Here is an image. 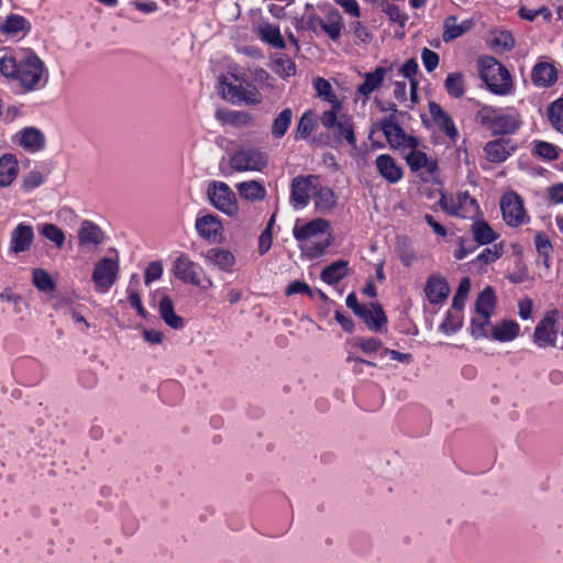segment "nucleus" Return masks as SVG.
Listing matches in <instances>:
<instances>
[{
	"mask_svg": "<svg viewBox=\"0 0 563 563\" xmlns=\"http://www.w3.org/2000/svg\"><path fill=\"white\" fill-rule=\"evenodd\" d=\"M0 73L8 78H15L19 74V63L13 56L7 55L0 58Z\"/></svg>",
	"mask_w": 563,
	"mask_h": 563,
	"instance_id": "obj_52",
	"label": "nucleus"
},
{
	"mask_svg": "<svg viewBox=\"0 0 563 563\" xmlns=\"http://www.w3.org/2000/svg\"><path fill=\"white\" fill-rule=\"evenodd\" d=\"M343 29V18L338 10L328 12L321 30L332 40L338 41Z\"/></svg>",
	"mask_w": 563,
	"mask_h": 563,
	"instance_id": "obj_33",
	"label": "nucleus"
},
{
	"mask_svg": "<svg viewBox=\"0 0 563 563\" xmlns=\"http://www.w3.org/2000/svg\"><path fill=\"white\" fill-rule=\"evenodd\" d=\"M16 137L18 144L29 152H38L45 145V135L33 126L22 129Z\"/></svg>",
	"mask_w": 563,
	"mask_h": 563,
	"instance_id": "obj_19",
	"label": "nucleus"
},
{
	"mask_svg": "<svg viewBox=\"0 0 563 563\" xmlns=\"http://www.w3.org/2000/svg\"><path fill=\"white\" fill-rule=\"evenodd\" d=\"M216 117L218 120L223 122H247L250 120V117L246 113L236 112V111H229V110H218L216 112Z\"/></svg>",
	"mask_w": 563,
	"mask_h": 563,
	"instance_id": "obj_54",
	"label": "nucleus"
},
{
	"mask_svg": "<svg viewBox=\"0 0 563 563\" xmlns=\"http://www.w3.org/2000/svg\"><path fill=\"white\" fill-rule=\"evenodd\" d=\"M355 346L360 347L364 353L371 354L380 349L382 342L378 339H356Z\"/></svg>",
	"mask_w": 563,
	"mask_h": 563,
	"instance_id": "obj_64",
	"label": "nucleus"
},
{
	"mask_svg": "<svg viewBox=\"0 0 563 563\" xmlns=\"http://www.w3.org/2000/svg\"><path fill=\"white\" fill-rule=\"evenodd\" d=\"M383 11L389 16L393 22L404 26L407 21V15L394 3H383Z\"/></svg>",
	"mask_w": 563,
	"mask_h": 563,
	"instance_id": "obj_55",
	"label": "nucleus"
},
{
	"mask_svg": "<svg viewBox=\"0 0 563 563\" xmlns=\"http://www.w3.org/2000/svg\"><path fill=\"white\" fill-rule=\"evenodd\" d=\"M493 44L504 51H510L515 46V38L510 32L501 31L494 37Z\"/></svg>",
	"mask_w": 563,
	"mask_h": 563,
	"instance_id": "obj_59",
	"label": "nucleus"
},
{
	"mask_svg": "<svg viewBox=\"0 0 563 563\" xmlns=\"http://www.w3.org/2000/svg\"><path fill=\"white\" fill-rule=\"evenodd\" d=\"M548 115L552 126L558 132L563 133V98L551 103Z\"/></svg>",
	"mask_w": 563,
	"mask_h": 563,
	"instance_id": "obj_46",
	"label": "nucleus"
},
{
	"mask_svg": "<svg viewBox=\"0 0 563 563\" xmlns=\"http://www.w3.org/2000/svg\"><path fill=\"white\" fill-rule=\"evenodd\" d=\"M236 189L239 195L247 201H261L266 197L265 187L256 180L242 181L236 185Z\"/></svg>",
	"mask_w": 563,
	"mask_h": 563,
	"instance_id": "obj_32",
	"label": "nucleus"
},
{
	"mask_svg": "<svg viewBox=\"0 0 563 563\" xmlns=\"http://www.w3.org/2000/svg\"><path fill=\"white\" fill-rule=\"evenodd\" d=\"M30 29V22L22 15L9 14L4 20L0 19V31L8 36L24 35Z\"/></svg>",
	"mask_w": 563,
	"mask_h": 563,
	"instance_id": "obj_23",
	"label": "nucleus"
},
{
	"mask_svg": "<svg viewBox=\"0 0 563 563\" xmlns=\"http://www.w3.org/2000/svg\"><path fill=\"white\" fill-rule=\"evenodd\" d=\"M399 258L405 266H410L416 260V252L407 244V239H399L397 244Z\"/></svg>",
	"mask_w": 563,
	"mask_h": 563,
	"instance_id": "obj_53",
	"label": "nucleus"
},
{
	"mask_svg": "<svg viewBox=\"0 0 563 563\" xmlns=\"http://www.w3.org/2000/svg\"><path fill=\"white\" fill-rule=\"evenodd\" d=\"M439 206L446 213L463 219H474L479 213V206L476 199L471 197L467 191H461L450 197L442 194Z\"/></svg>",
	"mask_w": 563,
	"mask_h": 563,
	"instance_id": "obj_5",
	"label": "nucleus"
},
{
	"mask_svg": "<svg viewBox=\"0 0 563 563\" xmlns=\"http://www.w3.org/2000/svg\"><path fill=\"white\" fill-rule=\"evenodd\" d=\"M330 227L329 221L318 218L305 224H299V221L292 229L294 238L300 243L302 253L311 258L322 255L328 246L331 244V238L328 236L324 241H317L312 245H307V242L328 232Z\"/></svg>",
	"mask_w": 563,
	"mask_h": 563,
	"instance_id": "obj_1",
	"label": "nucleus"
},
{
	"mask_svg": "<svg viewBox=\"0 0 563 563\" xmlns=\"http://www.w3.org/2000/svg\"><path fill=\"white\" fill-rule=\"evenodd\" d=\"M347 267L349 263L346 261H335L322 269L320 278L329 285L336 284L347 275Z\"/></svg>",
	"mask_w": 563,
	"mask_h": 563,
	"instance_id": "obj_31",
	"label": "nucleus"
},
{
	"mask_svg": "<svg viewBox=\"0 0 563 563\" xmlns=\"http://www.w3.org/2000/svg\"><path fill=\"white\" fill-rule=\"evenodd\" d=\"M504 253L503 244H495L493 247L485 249L477 260L484 264H489L498 260Z\"/></svg>",
	"mask_w": 563,
	"mask_h": 563,
	"instance_id": "obj_56",
	"label": "nucleus"
},
{
	"mask_svg": "<svg viewBox=\"0 0 563 563\" xmlns=\"http://www.w3.org/2000/svg\"><path fill=\"white\" fill-rule=\"evenodd\" d=\"M471 26L472 21L465 20L459 23V20L455 15H450L443 22L442 40L445 43L451 42L466 33Z\"/></svg>",
	"mask_w": 563,
	"mask_h": 563,
	"instance_id": "obj_29",
	"label": "nucleus"
},
{
	"mask_svg": "<svg viewBox=\"0 0 563 563\" xmlns=\"http://www.w3.org/2000/svg\"><path fill=\"white\" fill-rule=\"evenodd\" d=\"M531 79L537 86L549 87L558 79L556 68L549 63H538L532 69Z\"/></svg>",
	"mask_w": 563,
	"mask_h": 563,
	"instance_id": "obj_25",
	"label": "nucleus"
},
{
	"mask_svg": "<svg viewBox=\"0 0 563 563\" xmlns=\"http://www.w3.org/2000/svg\"><path fill=\"white\" fill-rule=\"evenodd\" d=\"M354 313L363 319L366 325L374 331L380 330L387 323V317L378 303L361 305Z\"/></svg>",
	"mask_w": 563,
	"mask_h": 563,
	"instance_id": "obj_16",
	"label": "nucleus"
},
{
	"mask_svg": "<svg viewBox=\"0 0 563 563\" xmlns=\"http://www.w3.org/2000/svg\"><path fill=\"white\" fill-rule=\"evenodd\" d=\"M45 74V66L41 58L32 51L23 53L19 62V74L16 79L27 91L38 89Z\"/></svg>",
	"mask_w": 563,
	"mask_h": 563,
	"instance_id": "obj_3",
	"label": "nucleus"
},
{
	"mask_svg": "<svg viewBox=\"0 0 563 563\" xmlns=\"http://www.w3.org/2000/svg\"><path fill=\"white\" fill-rule=\"evenodd\" d=\"M0 299L12 303L14 312L20 313L22 311V303H24L21 295L14 294L12 289L4 288L0 294Z\"/></svg>",
	"mask_w": 563,
	"mask_h": 563,
	"instance_id": "obj_57",
	"label": "nucleus"
},
{
	"mask_svg": "<svg viewBox=\"0 0 563 563\" xmlns=\"http://www.w3.org/2000/svg\"><path fill=\"white\" fill-rule=\"evenodd\" d=\"M210 203L220 212L233 217L239 212V205L234 191L222 181H211L207 188Z\"/></svg>",
	"mask_w": 563,
	"mask_h": 563,
	"instance_id": "obj_6",
	"label": "nucleus"
},
{
	"mask_svg": "<svg viewBox=\"0 0 563 563\" xmlns=\"http://www.w3.org/2000/svg\"><path fill=\"white\" fill-rule=\"evenodd\" d=\"M195 228L200 238L217 243L222 240L223 225L214 214H205L196 219Z\"/></svg>",
	"mask_w": 563,
	"mask_h": 563,
	"instance_id": "obj_12",
	"label": "nucleus"
},
{
	"mask_svg": "<svg viewBox=\"0 0 563 563\" xmlns=\"http://www.w3.org/2000/svg\"><path fill=\"white\" fill-rule=\"evenodd\" d=\"M519 325L515 321L504 320L492 328L493 338L500 342L511 341L517 338Z\"/></svg>",
	"mask_w": 563,
	"mask_h": 563,
	"instance_id": "obj_35",
	"label": "nucleus"
},
{
	"mask_svg": "<svg viewBox=\"0 0 563 563\" xmlns=\"http://www.w3.org/2000/svg\"><path fill=\"white\" fill-rule=\"evenodd\" d=\"M421 59L427 71H433L439 65L438 53L424 47L421 52Z\"/></svg>",
	"mask_w": 563,
	"mask_h": 563,
	"instance_id": "obj_61",
	"label": "nucleus"
},
{
	"mask_svg": "<svg viewBox=\"0 0 563 563\" xmlns=\"http://www.w3.org/2000/svg\"><path fill=\"white\" fill-rule=\"evenodd\" d=\"M424 294L431 303L438 305L448 298L450 287L442 276L433 274L427 280Z\"/></svg>",
	"mask_w": 563,
	"mask_h": 563,
	"instance_id": "obj_17",
	"label": "nucleus"
},
{
	"mask_svg": "<svg viewBox=\"0 0 563 563\" xmlns=\"http://www.w3.org/2000/svg\"><path fill=\"white\" fill-rule=\"evenodd\" d=\"M382 131L393 146H399L405 140L402 129L393 121L386 120L382 123Z\"/></svg>",
	"mask_w": 563,
	"mask_h": 563,
	"instance_id": "obj_41",
	"label": "nucleus"
},
{
	"mask_svg": "<svg viewBox=\"0 0 563 563\" xmlns=\"http://www.w3.org/2000/svg\"><path fill=\"white\" fill-rule=\"evenodd\" d=\"M34 240V231L32 225L19 223L10 236V250L18 254L30 250Z\"/></svg>",
	"mask_w": 563,
	"mask_h": 563,
	"instance_id": "obj_15",
	"label": "nucleus"
},
{
	"mask_svg": "<svg viewBox=\"0 0 563 563\" xmlns=\"http://www.w3.org/2000/svg\"><path fill=\"white\" fill-rule=\"evenodd\" d=\"M313 87L317 95L332 104L331 109H341L338 97L333 93L331 84L321 77L314 79Z\"/></svg>",
	"mask_w": 563,
	"mask_h": 563,
	"instance_id": "obj_38",
	"label": "nucleus"
},
{
	"mask_svg": "<svg viewBox=\"0 0 563 563\" xmlns=\"http://www.w3.org/2000/svg\"><path fill=\"white\" fill-rule=\"evenodd\" d=\"M119 271L120 265L118 260L103 257L98 261L91 276L96 288L101 292L108 291L115 283Z\"/></svg>",
	"mask_w": 563,
	"mask_h": 563,
	"instance_id": "obj_8",
	"label": "nucleus"
},
{
	"mask_svg": "<svg viewBox=\"0 0 563 563\" xmlns=\"http://www.w3.org/2000/svg\"><path fill=\"white\" fill-rule=\"evenodd\" d=\"M44 183V176L38 170H32L24 176L22 187L25 190H32L40 187Z\"/></svg>",
	"mask_w": 563,
	"mask_h": 563,
	"instance_id": "obj_58",
	"label": "nucleus"
},
{
	"mask_svg": "<svg viewBox=\"0 0 563 563\" xmlns=\"http://www.w3.org/2000/svg\"><path fill=\"white\" fill-rule=\"evenodd\" d=\"M559 311L553 309L549 311L544 318L537 324L533 333V342L539 347L555 346L558 336V321Z\"/></svg>",
	"mask_w": 563,
	"mask_h": 563,
	"instance_id": "obj_9",
	"label": "nucleus"
},
{
	"mask_svg": "<svg viewBox=\"0 0 563 563\" xmlns=\"http://www.w3.org/2000/svg\"><path fill=\"white\" fill-rule=\"evenodd\" d=\"M197 264L187 255H179L174 262V275L184 283L199 286L201 280L197 272Z\"/></svg>",
	"mask_w": 563,
	"mask_h": 563,
	"instance_id": "obj_14",
	"label": "nucleus"
},
{
	"mask_svg": "<svg viewBox=\"0 0 563 563\" xmlns=\"http://www.w3.org/2000/svg\"><path fill=\"white\" fill-rule=\"evenodd\" d=\"M260 37L276 48H285L286 44L280 35L279 27L266 24L260 29Z\"/></svg>",
	"mask_w": 563,
	"mask_h": 563,
	"instance_id": "obj_40",
	"label": "nucleus"
},
{
	"mask_svg": "<svg viewBox=\"0 0 563 563\" xmlns=\"http://www.w3.org/2000/svg\"><path fill=\"white\" fill-rule=\"evenodd\" d=\"M274 65L276 74L283 78L291 77L296 74L295 63L285 55L277 57L274 60Z\"/></svg>",
	"mask_w": 563,
	"mask_h": 563,
	"instance_id": "obj_49",
	"label": "nucleus"
},
{
	"mask_svg": "<svg viewBox=\"0 0 563 563\" xmlns=\"http://www.w3.org/2000/svg\"><path fill=\"white\" fill-rule=\"evenodd\" d=\"M221 92L224 99L236 102L243 101L247 104H258L262 102V96L255 87H243L242 85H232L220 81Z\"/></svg>",
	"mask_w": 563,
	"mask_h": 563,
	"instance_id": "obj_11",
	"label": "nucleus"
},
{
	"mask_svg": "<svg viewBox=\"0 0 563 563\" xmlns=\"http://www.w3.org/2000/svg\"><path fill=\"white\" fill-rule=\"evenodd\" d=\"M500 209L503 218L510 227H518L523 222L526 212L520 197L515 192H508L501 197Z\"/></svg>",
	"mask_w": 563,
	"mask_h": 563,
	"instance_id": "obj_10",
	"label": "nucleus"
},
{
	"mask_svg": "<svg viewBox=\"0 0 563 563\" xmlns=\"http://www.w3.org/2000/svg\"><path fill=\"white\" fill-rule=\"evenodd\" d=\"M32 282L38 290L44 292L54 291L56 288V284L52 279L51 275L43 268L33 269Z\"/></svg>",
	"mask_w": 563,
	"mask_h": 563,
	"instance_id": "obj_43",
	"label": "nucleus"
},
{
	"mask_svg": "<svg viewBox=\"0 0 563 563\" xmlns=\"http://www.w3.org/2000/svg\"><path fill=\"white\" fill-rule=\"evenodd\" d=\"M268 163V157L255 147H244L230 156V167L236 172H258Z\"/></svg>",
	"mask_w": 563,
	"mask_h": 563,
	"instance_id": "obj_7",
	"label": "nucleus"
},
{
	"mask_svg": "<svg viewBox=\"0 0 563 563\" xmlns=\"http://www.w3.org/2000/svg\"><path fill=\"white\" fill-rule=\"evenodd\" d=\"M444 87L451 97L462 98L465 93L463 75L461 73L449 74L444 80Z\"/></svg>",
	"mask_w": 563,
	"mask_h": 563,
	"instance_id": "obj_42",
	"label": "nucleus"
},
{
	"mask_svg": "<svg viewBox=\"0 0 563 563\" xmlns=\"http://www.w3.org/2000/svg\"><path fill=\"white\" fill-rule=\"evenodd\" d=\"M163 274V265L161 262L155 261L147 265L144 275L145 285H150L152 282L159 279Z\"/></svg>",
	"mask_w": 563,
	"mask_h": 563,
	"instance_id": "obj_62",
	"label": "nucleus"
},
{
	"mask_svg": "<svg viewBox=\"0 0 563 563\" xmlns=\"http://www.w3.org/2000/svg\"><path fill=\"white\" fill-rule=\"evenodd\" d=\"M314 128H316V121H314L313 112L306 111L301 115V118L298 122L295 137L297 140H299V139L305 140L312 133Z\"/></svg>",
	"mask_w": 563,
	"mask_h": 563,
	"instance_id": "obj_44",
	"label": "nucleus"
},
{
	"mask_svg": "<svg viewBox=\"0 0 563 563\" xmlns=\"http://www.w3.org/2000/svg\"><path fill=\"white\" fill-rule=\"evenodd\" d=\"M481 78L488 89L499 96L508 95L512 89V80L508 69L492 56L478 60Z\"/></svg>",
	"mask_w": 563,
	"mask_h": 563,
	"instance_id": "obj_2",
	"label": "nucleus"
},
{
	"mask_svg": "<svg viewBox=\"0 0 563 563\" xmlns=\"http://www.w3.org/2000/svg\"><path fill=\"white\" fill-rule=\"evenodd\" d=\"M207 263L217 266L220 271L232 272L235 265V256L232 252L225 249L212 247L205 254Z\"/></svg>",
	"mask_w": 563,
	"mask_h": 563,
	"instance_id": "obj_21",
	"label": "nucleus"
},
{
	"mask_svg": "<svg viewBox=\"0 0 563 563\" xmlns=\"http://www.w3.org/2000/svg\"><path fill=\"white\" fill-rule=\"evenodd\" d=\"M429 112L440 130L451 139H455L459 132L452 118L434 101L429 102Z\"/></svg>",
	"mask_w": 563,
	"mask_h": 563,
	"instance_id": "obj_20",
	"label": "nucleus"
},
{
	"mask_svg": "<svg viewBox=\"0 0 563 563\" xmlns=\"http://www.w3.org/2000/svg\"><path fill=\"white\" fill-rule=\"evenodd\" d=\"M490 316L476 313L472 319L471 334L475 339H482L488 336V325Z\"/></svg>",
	"mask_w": 563,
	"mask_h": 563,
	"instance_id": "obj_45",
	"label": "nucleus"
},
{
	"mask_svg": "<svg viewBox=\"0 0 563 563\" xmlns=\"http://www.w3.org/2000/svg\"><path fill=\"white\" fill-rule=\"evenodd\" d=\"M41 234L54 242L57 247L62 249L65 244V234L60 228H58L56 224L53 223H46L41 229Z\"/></svg>",
	"mask_w": 563,
	"mask_h": 563,
	"instance_id": "obj_48",
	"label": "nucleus"
},
{
	"mask_svg": "<svg viewBox=\"0 0 563 563\" xmlns=\"http://www.w3.org/2000/svg\"><path fill=\"white\" fill-rule=\"evenodd\" d=\"M313 199L316 208L321 212L331 210L335 205V195L329 187H318L316 185Z\"/></svg>",
	"mask_w": 563,
	"mask_h": 563,
	"instance_id": "obj_37",
	"label": "nucleus"
},
{
	"mask_svg": "<svg viewBox=\"0 0 563 563\" xmlns=\"http://www.w3.org/2000/svg\"><path fill=\"white\" fill-rule=\"evenodd\" d=\"M520 126L519 114L507 113L503 114L498 112L496 121L490 130L494 135L511 134L516 132Z\"/></svg>",
	"mask_w": 563,
	"mask_h": 563,
	"instance_id": "obj_30",
	"label": "nucleus"
},
{
	"mask_svg": "<svg viewBox=\"0 0 563 563\" xmlns=\"http://www.w3.org/2000/svg\"><path fill=\"white\" fill-rule=\"evenodd\" d=\"M317 181L318 177L314 175L295 177L291 181V202L299 207L306 206L310 194L316 190Z\"/></svg>",
	"mask_w": 563,
	"mask_h": 563,
	"instance_id": "obj_13",
	"label": "nucleus"
},
{
	"mask_svg": "<svg viewBox=\"0 0 563 563\" xmlns=\"http://www.w3.org/2000/svg\"><path fill=\"white\" fill-rule=\"evenodd\" d=\"M341 109H330L324 111L320 118L321 124L327 130H334L336 142L345 140L351 146H356L354 123L349 114L340 113Z\"/></svg>",
	"mask_w": 563,
	"mask_h": 563,
	"instance_id": "obj_4",
	"label": "nucleus"
},
{
	"mask_svg": "<svg viewBox=\"0 0 563 563\" xmlns=\"http://www.w3.org/2000/svg\"><path fill=\"white\" fill-rule=\"evenodd\" d=\"M498 115V110L492 106H483L475 115V121L479 125L486 128L487 130H492L496 118Z\"/></svg>",
	"mask_w": 563,
	"mask_h": 563,
	"instance_id": "obj_47",
	"label": "nucleus"
},
{
	"mask_svg": "<svg viewBox=\"0 0 563 563\" xmlns=\"http://www.w3.org/2000/svg\"><path fill=\"white\" fill-rule=\"evenodd\" d=\"M158 312L162 320L172 329L179 330L185 327L184 319L175 313L174 305L169 296L164 295L161 298Z\"/></svg>",
	"mask_w": 563,
	"mask_h": 563,
	"instance_id": "obj_24",
	"label": "nucleus"
},
{
	"mask_svg": "<svg viewBox=\"0 0 563 563\" xmlns=\"http://www.w3.org/2000/svg\"><path fill=\"white\" fill-rule=\"evenodd\" d=\"M274 222H275V214H273L271 217L265 230L261 233V235L258 238V253L261 255L268 252V250L272 246V243H273L272 229H273Z\"/></svg>",
	"mask_w": 563,
	"mask_h": 563,
	"instance_id": "obj_51",
	"label": "nucleus"
},
{
	"mask_svg": "<svg viewBox=\"0 0 563 563\" xmlns=\"http://www.w3.org/2000/svg\"><path fill=\"white\" fill-rule=\"evenodd\" d=\"M471 290V280L468 277H463L460 280L459 287L456 289V292L453 297L452 306L455 309L461 310L464 307L465 300L467 299V296Z\"/></svg>",
	"mask_w": 563,
	"mask_h": 563,
	"instance_id": "obj_50",
	"label": "nucleus"
},
{
	"mask_svg": "<svg viewBox=\"0 0 563 563\" xmlns=\"http://www.w3.org/2000/svg\"><path fill=\"white\" fill-rule=\"evenodd\" d=\"M514 145H511L509 140H495L488 142L485 147L484 152L486 155V158L492 163H500L508 158L511 151H514Z\"/></svg>",
	"mask_w": 563,
	"mask_h": 563,
	"instance_id": "obj_22",
	"label": "nucleus"
},
{
	"mask_svg": "<svg viewBox=\"0 0 563 563\" xmlns=\"http://www.w3.org/2000/svg\"><path fill=\"white\" fill-rule=\"evenodd\" d=\"M495 306H496L495 290L490 286H487L477 296V299L475 302V311H476V313H479V314L492 316V313L495 309Z\"/></svg>",
	"mask_w": 563,
	"mask_h": 563,
	"instance_id": "obj_34",
	"label": "nucleus"
},
{
	"mask_svg": "<svg viewBox=\"0 0 563 563\" xmlns=\"http://www.w3.org/2000/svg\"><path fill=\"white\" fill-rule=\"evenodd\" d=\"M472 233L478 244L486 245L493 243L497 238V233L484 220H477L472 224Z\"/></svg>",
	"mask_w": 563,
	"mask_h": 563,
	"instance_id": "obj_36",
	"label": "nucleus"
},
{
	"mask_svg": "<svg viewBox=\"0 0 563 563\" xmlns=\"http://www.w3.org/2000/svg\"><path fill=\"white\" fill-rule=\"evenodd\" d=\"M292 120V111L289 108L284 109L273 121L272 135L275 139L283 137Z\"/></svg>",
	"mask_w": 563,
	"mask_h": 563,
	"instance_id": "obj_39",
	"label": "nucleus"
},
{
	"mask_svg": "<svg viewBox=\"0 0 563 563\" xmlns=\"http://www.w3.org/2000/svg\"><path fill=\"white\" fill-rule=\"evenodd\" d=\"M19 165L13 154L5 153L0 157V187L10 186L16 178Z\"/></svg>",
	"mask_w": 563,
	"mask_h": 563,
	"instance_id": "obj_26",
	"label": "nucleus"
},
{
	"mask_svg": "<svg viewBox=\"0 0 563 563\" xmlns=\"http://www.w3.org/2000/svg\"><path fill=\"white\" fill-rule=\"evenodd\" d=\"M426 157L427 154L418 151L412 150L406 157V161L410 167L411 170L417 172L422 168L423 164H426Z\"/></svg>",
	"mask_w": 563,
	"mask_h": 563,
	"instance_id": "obj_60",
	"label": "nucleus"
},
{
	"mask_svg": "<svg viewBox=\"0 0 563 563\" xmlns=\"http://www.w3.org/2000/svg\"><path fill=\"white\" fill-rule=\"evenodd\" d=\"M386 74V68L377 67L374 71H369L364 75V82L357 88V93L365 98L364 103L368 96L382 86Z\"/></svg>",
	"mask_w": 563,
	"mask_h": 563,
	"instance_id": "obj_28",
	"label": "nucleus"
},
{
	"mask_svg": "<svg viewBox=\"0 0 563 563\" xmlns=\"http://www.w3.org/2000/svg\"><path fill=\"white\" fill-rule=\"evenodd\" d=\"M376 167L379 175L389 183H397L402 176L400 167L397 166L394 158L389 155L380 154L376 158Z\"/></svg>",
	"mask_w": 563,
	"mask_h": 563,
	"instance_id": "obj_27",
	"label": "nucleus"
},
{
	"mask_svg": "<svg viewBox=\"0 0 563 563\" xmlns=\"http://www.w3.org/2000/svg\"><path fill=\"white\" fill-rule=\"evenodd\" d=\"M536 153L550 161L555 159L559 156L558 150L554 145L542 141L536 144Z\"/></svg>",
	"mask_w": 563,
	"mask_h": 563,
	"instance_id": "obj_63",
	"label": "nucleus"
},
{
	"mask_svg": "<svg viewBox=\"0 0 563 563\" xmlns=\"http://www.w3.org/2000/svg\"><path fill=\"white\" fill-rule=\"evenodd\" d=\"M80 246H98L104 240L102 229L90 220H84L77 232Z\"/></svg>",
	"mask_w": 563,
	"mask_h": 563,
	"instance_id": "obj_18",
	"label": "nucleus"
}]
</instances>
